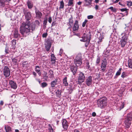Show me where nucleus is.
Masks as SVG:
<instances>
[{
	"label": "nucleus",
	"instance_id": "nucleus-1",
	"mask_svg": "<svg viewBox=\"0 0 132 132\" xmlns=\"http://www.w3.org/2000/svg\"><path fill=\"white\" fill-rule=\"evenodd\" d=\"M23 13L25 16L26 20L23 22L20 28V31L23 35H26L29 33L30 30V22L29 21L32 17L31 12L28 10L23 9Z\"/></svg>",
	"mask_w": 132,
	"mask_h": 132
},
{
	"label": "nucleus",
	"instance_id": "nucleus-2",
	"mask_svg": "<svg viewBox=\"0 0 132 132\" xmlns=\"http://www.w3.org/2000/svg\"><path fill=\"white\" fill-rule=\"evenodd\" d=\"M107 99L105 96L101 98L97 101V107L101 109L105 108L107 105Z\"/></svg>",
	"mask_w": 132,
	"mask_h": 132
},
{
	"label": "nucleus",
	"instance_id": "nucleus-3",
	"mask_svg": "<svg viewBox=\"0 0 132 132\" xmlns=\"http://www.w3.org/2000/svg\"><path fill=\"white\" fill-rule=\"evenodd\" d=\"M82 57L81 55L78 54L74 60V62L77 67L80 66L82 63Z\"/></svg>",
	"mask_w": 132,
	"mask_h": 132
},
{
	"label": "nucleus",
	"instance_id": "nucleus-4",
	"mask_svg": "<svg viewBox=\"0 0 132 132\" xmlns=\"http://www.w3.org/2000/svg\"><path fill=\"white\" fill-rule=\"evenodd\" d=\"M85 76L82 72H81L79 74L78 79V83L79 85H81L85 80Z\"/></svg>",
	"mask_w": 132,
	"mask_h": 132
},
{
	"label": "nucleus",
	"instance_id": "nucleus-5",
	"mask_svg": "<svg viewBox=\"0 0 132 132\" xmlns=\"http://www.w3.org/2000/svg\"><path fill=\"white\" fill-rule=\"evenodd\" d=\"M52 40L50 39H47L45 44V48L47 52L49 51L51 47Z\"/></svg>",
	"mask_w": 132,
	"mask_h": 132
},
{
	"label": "nucleus",
	"instance_id": "nucleus-6",
	"mask_svg": "<svg viewBox=\"0 0 132 132\" xmlns=\"http://www.w3.org/2000/svg\"><path fill=\"white\" fill-rule=\"evenodd\" d=\"M3 73L4 75L6 77H7L9 76L10 72L8 67L5 66L4 67L3 70Z\"/></svg>",
	"mask_w": 132,
	"mask_h": 132
},
{
	"label": "nucleus",
	"instance_id": "nucleus-7",
	"mask_svg": "<svg viewBox=\"0 0 132 132\" xmlns=\"http://www.w3.org/2000/svg\"><path fill=\"white\" fill-rule=\"evenodd\" d=\"M70 68L71 71L72 73L74 76H76L77 73L78 69L77 67L73 65H70Z\"/></svg>",
	"mask_w": 132,
	"mask_h": 132
},
{
	"label": "nucleus",
	"instance_id": "nucleus-8",
	"mask_svg": "<svg viewBox=\"0 0 132 132\" xmlns=\"http://www.w3.org/2000/svg\"><path fill=\"white\" fill-rule=\"evenodd\" d=\"M68 123L67 121L65 119H63L62 122V126L63 128V130L66 131L69 127Z\"/></svg>",
	"mask_w": 132,
	"mask_h": 132
},
{
	"label": "nucleus",
	"instance_id": "nucleus-9",
	"mask_svg": "<svg viewBox=\"0 0 132 132\" xmlns=\"http://www.w3.org/2000/svg\"><path fill=\"white\" fill-rule=\"evenodd\" d=\"M107 65V61L106 59H104L102 61V63L101 65V70L103 72H104L106 70Z\"/></svg>",
	"mask_w": 132,
	"mask_h": 132
},
{
	"label": "nucleus",
	"instance_id": "nucleus-10",
	"mask_svg": "<svg viewBox=\"0 0 132 132\" xmlns=\"http://www.w3.org/2000/svg\"><path fill=\"white\" fill-rule=\"evenodd\" d=\"M127 38L125 36L123 37L121 39L120 42V44L121 45V47H124L125 45L127 43Z\"/></svg>",
	"mask_w": 132,
	"mask_h": 132
},
{
	"label": "nucleus",
	"instance_id": "nucleus-11",
	"mask_svg": "<svg viewBox=\"0 0 132 132\" xmlns=\"http://www.w3.org/2000/svg\"><path fill=\"white\" fill-rule=\"evenodd\" d=\"M78 21L77 20L75 21L72 27V30L73 31H76L78 30L79 28V25L78 24Z\"/></svg>",
	"mask_w": 132,
	"mask_h": 132
},
{
	"label": "nucleus",
	"instance_id": "nucleus-12",
	"mask_svg": "<svg viewBox=\"0 0 132 132\" xmlns=\"http://www.w3.org/2000/svg\"><path fill=\"white\" fill-rule=\"evenodd\" d=\"M92 77L90 76L86 80V84L87 86H89L91 85L92 83Z\"/></svg>",
	"mask_w": 132,
	"mask_h": 132
},
{
	"label": "nucleus",
	"instance_id": "nucleus-13",
	"mask_svg": "<svg viewBox=\"0 0 132 132\" xmlns=\"http://www.w3.org/2000/svg\"><path fill=\"white\" fill-rule=\"evenodd\" d=\"M35 12L36 14V17L38 19H40L42 16V13L37 10L36 7L35 8Z\"/></svg>",
	"mask_w": 132,
	"mask_h": 132
},
{
	"label": "nucleus",
	"instance_id": "nucleus-14",
	"mask_svg": "<svg viewBox=\"0 0 132 132\" xmlns=\"http://www.w3.org/2000/svg\"><path fill=\"white\" fill-rule=\"evenodd\" d=\"M131 120L125 119L124 123L126 129H128L130 127L131 124Z\"/></svg>",
	"mask_w": 132,
	"mask_h": 132
},
{
	"label": "nucleus",
	"instance_id": "nucleus-15",
	"mask_svg": "<svg viewBox=\"0 0 132 132\" xmlns=\"http://www.w3.org/2000/svg\"><path fill=\"white\" fill-rule=\"evenodd\" d=\"M58 78H56L54 80L52 81L50 83L51 87L52 89H55V86L57 84Z\"/></svg>",
	"mask_w": 132,
	"mask_h": 132
},
{
	"label": "nucleus",
	"instance_id": "nucleus-16",
	"mask_svg": "<svg viewBox=\"0 0 132 132\" xmlns=\"http://www.w3.org/2000/svg\"><path fill=\"white\" fill-rule=\"evenodd\" d=\"M9 84L12 88L15 89L17 88V86L16 84L14 81L11 80H10L9 81Z\"/></svg>",
	"mask_w": 132,
	"mask_h": 132
},
{
	"label": "nucleus",
	"instance_id": "nucleus-17",
	"mask_svg": "<svg viewBox=\"0 0 132 132\" xmlns=\"http://www.w3.org/2000/svg\"><path fill=\"white\" fill-rule=\"evenodd\" d=\"M84 35L86 36V37L88 39V41L90 42L91 37V35L90 31H89L88 32H86L85 33H84Z\"/></svg>",
	"mask_w": 132,
	"mask_h": 132
},
{
	"label": "nucleus",
	"instance_id": "nucleus-18",
	"mask_svg": "<svg viewBox=\"0 0 132 132\" xmlns=\"http://www.w3.org/2000/svg\"><path fill=\"white\" fill-rule=\"evenodd\" d=\"M20 34L18 33V30L16 29H15L13 31V36L14 38H16L20 36Z\"/></svg>",
	"mask_w": 132,
	"mask_h": 132
},
{
	"label": "nucleus",
	"instance_id": "nucleus-19",
	"mask_svg": "<svg viewBox=\"0 0 132 132\" xmlns=\"http://www.w3.org/2000/svg\"><path fill=\"white\" fill-rule=\"evenodd\" d=\"M35 70L37 73H38L39 76H40L41 74V73L40 70V67L38 65L36 66Z\"/></svg>",
	"mask_w": 132,
	"mask_h": 132
},
{
	"label": "nucleus",
	"instance_id": "nucleus-20",
	"mask_svg": "<svg viewBox=\"0 0 132 132\" xmlns=\"http://www.w3.org/2000/svg\"><path fill=\"white\" fill-rule=\"evenodd\" d=\"M69 22L68 23V24H69V25L70 26V27L69 28H70L72 27V24L73 22V18L72 16L69 19Z\"/></svg>",
	"mask_w": 132,
	"mask_h": 132
},
{
	"label": "nucleus",
	"instance_id": "nucleus-21",
	"mask_svg": "<svg viewBox=\"0 0 132 132\" xmlns=\"http://www.w3.org/2000/svg\"><path fill=\"white\" fill-rule=\"evenodd\" d=\"M122 70V68H120L118 70L115 76L114 77V78L116 79L117 78V76H119L121 73V71Z\"/></svg>",
	"mask_w": 132,
	"mask_h": 132
},
{
	"label": "nucleus",
	"instance_id": "nucleus-22",
	"mask_svg": "<svg viewBox=\"0 0 132 132\" xmlns=\"http://www.w3.org/2000/svg\"><path fill=\"white\" fill-rule=\"evenodd\" d=\"M85 3L84 5L85 6H89V5H91L92 3L91 2L88 1L87 0H84Z\"/></svg>",
	"mask_w": 132,
	"mask_h": 132
},
{
	"label": "nucleus",
	"instance_id": "nucleus-23",
	"mask_svg": "<svg viewBox=\"0 0 132 132\" xmlns=\"http://www.w3.org/2000/svg\"><path fill=\"white\" fill-rule=\"evenodd\" d=\"M27 4L29 9H31L33 7V4L30 1H28L27 3Z\"/></svg>",
	"mask_w": 132,
	"mask_h": 132
},
{
	"label": "nucleus",
	"instance_id": "nucleus-24",
	"mask_svg": "<svg viewBox=\"0 0 132 132\" xmlns=\"http://www.w3.org/2000/svg\"><path fill=\"white\" fill-rule=\"evenodd\" d=\"M126 119H128L129 120H132V113H131L128 114L127 115Z\"/></svg>",
	"mask_w": 132,
	"mask_h": 132
},
{
	"label": "nucleus",
	"instance_id": "nucleus-25",
	"mask_svg": "<svg viewBox=\"0 0 132 132\" xmlns=\"http://www.w3.org/2000/svg\"><path fill=\"white\" fill-rule=\"evenodd\" d=\"M11 43H12V48L14 49L15 48V45L16 44V40L15 39H13Z\"/></svg>",
	"mask_w": 132,
	"mask_h": 132
},
{
	"label": "nucleus",
	"instance_id": "nucleus-26",
	"mask_svg": "<svg viewBox=\"0 0 132 132\" xmlns=\"http://www.w3.org/2000/svg\"><path fill=\"white\" fill-rule=\"evenodd\" d=\"M5 128L6 132H12L11 127L10 126H5Z\"/></svg>",
	"mask_w": 132,
	"mask_h": 132
},
{
	"label": "nucleus",
	"instance_id": "nucleus-27",
	"mask_svg": "<svg viewBox=\"0 0 132 132\" xmlns=\"http://www.w3.org/2000/svg\"><path fill=\"white\" fill-rule=\"evenodd\" d=\"M67 78L65 77L63 79V84L65 86H67L68 85V83L67 82Z\"/></svg>",
	"mask_w": 132,
	"mask_h": 132
},
{
	"label": "nucleus",
	"instance_id": "nucleus-28",
	"mask_svg": "<svg viewBox=\"0 0 132 132\" xmlns=\"http://www.w3.org/2000/svg\"><path fill=\"white\" fill-rule=\"evenodd\" d=\"M56 94L57 97H60L61 96V90L60 91L59 90H57L56 92Z\"/></svg>",
	"mask_w": 132,
	"mask_h": 132
},
{
	"label": "nucleus",
	"instance_id": "nucleus-29",
	"mask_svg": "<svg viewBox=\"0 0 132 132\" xmlns=\"http://www.w3.org/2000/svg\"><path fill=\"white\" fill-rule=\"evenodd\" d=\"M49 75L50 76V78H52L54 77V75L53 72L51 70H50L49 71Z\"/></svg>",
	"mask_w": 132,
	"mask_h": 132
},
{
	"label": "nucleus",
	"instance_id": "nucleus-30",
	"mask_svg": "<svg viewBox=\"0 0 132 132\" xmlns=\"http://www.w3.org/2000/svg\"><path fill=\"white\" fill-rule=\"evenodd\" d=\"M128 65L129 68L132 69V59L128 60Z\"/></svg>",
	"mask_w": 132,
	"mask_h": 132
},
{
	"label": "nucleus",
	"instance_id": "nucleus-31",
	"mask_svg": "<svg viewBox=\"0 0 132 132\" xmlns=\"http://www.w3.org/2000/svg\"><path fill=\"white\" fill-rule=\"evenodd\" d=\"M82 38V39H80V40L81 41L83 42L88 41V39L86 37V36L84 35V34H83V36Z\"/></svg>",
	"mask_w": 132,
	"mask_h": 132
},
{
	"label": "nucleus",
	"instance_id": "nucleus-32",
	"mask_svg": "<svg viewBox=\"0 0 132 132\" xmlns=\"http://www.w3.org/2000/svg\"><path fill=\"white\" fill-rule=\"evenodd\" d=\"M64 3L63 0H62L60 2V5L59 9H63L64 8Z\"/></svg>",
	"mask_w": 132,
	"mask_h": 132
},
{
	"label": "nucleus",
	"instance_id": "nucleus-33",
	"mask_svg": "<svg viewBox=\"0 0 132 132\" xmlns=\"http://www.w3.org/2000/svg\"><path fill=\"white\" fill-rule=\"evenodd\" d=\"M5 4V2L4 0H0V6L4 7Z\"/></svg>",
	"mask_w": 132,
	"mask_h": 132
},
{
	"label": "nucleus",
	"instance_id": "nucleus-34",
	"mask_svg": "<svg viewBox=\"0 0 132 132\" xmlns=\"http://www.w3.org/2000/svg\"><path fill=\"white\" fill-rule=\"evenodd\" d=\"M51 61H55L56 57L54 54H52L51 55Z\"/></svg>",
	"mask_w": 132,
	"mask_h": 132
},
{
	"label": "nucleus",
	"instance_id": "nucleus-35",
	"mask_svg": "<svg viewBox=\"0 0 132 132\" xmlns=\"http://www.w3.org/2000/svg\"><path fill=\"white\" fill-rule=\"evenodd\" d=\"M73 0H69L68 2V5L69 6H73Z\"/></svg>",
	"mask_w": 132,
	"mask_h": 132
},
{
	"label": "nucleus",
	"instance_id": "nucleus-36",
	"mask_svg": "<svg viewBox=\"0 0 132 132\" xmlns=\"http://www.w3.org/2000/svg\"><path fill=\"white\" fill-rule=\"evenodd\" d=\"M48 85L47 84L46 82H43L41 84V86L42 88L46 87Z\"/></svg>",
	"mask_w": 132,
	"mask_h": 132
},
{
	"label": "nucleus",
	"instance_id": "nucleus-37",
	"mask_svg": "<svg viewBox=\"0 0 132 132\" xmlns=\"http://www.w3.org/2000/svg\"><path fill=\"white\" fill-rule=\"evenodd\" d=\"M101 35V34H100ZM104 38L103 36H102L101 35V36H100L98 38L99 41L97 42V43L98 44L100 43L101 42H102V39Z\"/></svg>",
	"mask_w": 132,
	"mask_h": 132
},
{
	"label": "nucleus",
	"instance_id": "nucleus-38",
	"mask_svg": "<svg viewBox=\"0 0 132 132\" xmlns=\"http://www.w3.org/2000/svg\"><path fill=\"white\" fill-rule=\"evenodd\" d=\"M127 75L126 72H123L121 74V77L123 78H125L127 77Z\"/></svg>",
	"mask_w": 132,
	"mask_h": 132
},
{
	"label": "nucleus",
	"instance_id": "nucleus-39",
	"mask_svg": "<svg viewBox=\"0 0 132 132\" xmlns=\"http://www.w3.org/2000/svg\"><path fill=\"white\" fill-rule=\"evenodd\" d=\"M12 62H13V64L14 65H16L17 63V60L15 58H13L12 59Z\"/></svg>",
	"mask_w": 132,
	"mask_h": 132
},
{
	"label": "nucleus",
	"instance_id": "nucleus-40",
	"mask_svg": "<svg viewBox=\"0 0 132 132\" xmlns=\"http://www.w3.org/2000/svg\"><path fill=\"white\" fill-rule=\"evenodd\" d=\"M86 67L87 69H89L90 68L89 63L88 61H86Z\"/></svg>",
	"mask_w": 132,
	"mask_h": 132
},
{
	"label": "nucleus",
	"instance_id": "nucleus-41",
	"mask_svg": "<svg viewBox=\"0 0 132 132\" xmlns=\"http://www.w3.org/2000/svg\"><path fill=\"white\" fill-rule=\"evenodd\" d=\"M5 52L6 54H8L9 53V48L7 46L5 47Z\"/></svg>",
	"mask_w": 132,
	"mask_h": 132
},
{
	"label": "nucleus",
	"instance_id": "nucleus-42",
	"mask_svg": "<svg viewBox=\"0 0 132 132\" xmlns=\"http://www.w3.org/2000/svg\"><path fill=\"white\" fill-rule=\"evenodd\" d=\"M47 19H44V20L43 21V26L44 27H46V26L47 25Z\"/></svg>",
	"mask_w": 132,
	"mask_h": 132
},
{
	"label": "nucleus",
	"instance_id": "nucleus-43",
	"mask_svg": "<svg viewBox=\"0 0 132 132\" xmlns=\"http://www.w3.org/2000/svg\"><path fill=\"white\" fill-rule=\"evenodd\" d=\"M88 20H85L82 23V26L83 27H84L85 26Z\"/></svg>",
	"mask_w": 132,
	"mask_h": 132
},
{
	"label": "nucleus",
	"instance_id": "nucleus-44",
	"mask_svg": "<svg viewBox=\"0 0 132 132\" xmlns=\"http://www.w3.org/2000/svg\"><path fill=\"white\" fill-rule=\"evenodd\" d=\"M127 5L129 6H132V2L131 1H127Z\"/></svg>",
	"mask_w": 132,
	"mask_h": 132
},
{
	"label": "nucleus",
	"instance_id": "nucleus-45",
	"mask_svg": "<svg viewBox=\"0 0 132 132\" xmlns=\"http://www.w3.org/2000/svg\"><path fill=\"white\" fill-rule=\"evenodd\" d=\"M100 58L99 57H98L96 60V63L97 64H98L100 63Z\"/></svg>",
	"mask_w": 132,
	"mask_h": 132
},
{
	"label": "nucleus",
	"instance_id": "nucleus-46",
	"mask_svg": "<svg viewBox=\"0 0 132 132\" xmlns=\"http://www.w3.org/2000/svg\"><path fill=\"white\" fill-rule=\"evenodd\" d=\"M94 17V16L92 15H88L87 16V18L88 19H93Z\"/></svg>",
	"mask_w": 132,
	"mask_h": 132
},
{
	"label": "nucleus",
	"instance_id": "nucleus-47",
	"mask_svg": "<svg viewBox=\"0 0 132 132\" xmlns=\"http://www.w3.org/2000/svg\"><path fill=\"white\" fill-rule=\"evenodd\" d=\"M89 42H89V41H87L85 43V46L86 47H87Z\"/></svg>",
	"mask_w": 132,
	"mask_h": 132
},
{
	"label": "nucleus",
	"instance_id": "nucleus-48",
	"mask_svg": "<svg viewBox=\"0 0 132 132\" xmlns=\"http://www.w3.org/2000/svg\"><path fill=\"white\" fill-rule=\"evenodd\" d=\"M47 36V33H44L43 34L42 37L43 38H45Z\"/></svg>",
	"mask_w": 132,
	"mask_h": 132
},
{
	"label": "nucleus",
	"instance_id": "nucleus-49",
	"mask_svg": "<svg viewBox=\"0 0 132 132\" xmlns=\"http://www.w3.org/2000/svg\"><path fill=\"white\" fill-rule=\"evenodd\" d=\"M48 129H49V130H52V131H53V129L52 128L51 125L50 124H49L48 125Z\"/></svg>",
	"mask_w": 132,
	"mask_h": 132
},
{
	"label": "nucleus",
	"instance_id": "nucleus-50",
	"mask_svg": "<svg viewBox=\"0 0 132 132\" xmlns=\"http://www.w3.org/2000/svg\"><path fill=\"white\" fill-rule=\"evenodd\" d=\"M121 11L122 12H124L125 11H126L128 9L126 8L121 9H120Z\"/></svg>",
	"mask_w": 132,
	"mask_h": 132
},
{
	"label": "nucleus",
	"instance_id": "nucleus-51",
	"mask_svg": "<svg viewBox=\"0 0 132 132\" xmlns=\"http://www.w3.org/2000/svg\"><path fill=\"white\" fill-rule=\"evenodd\" d=\"M35 23L37 25L39 26L40 24V23L38 20H36L35 21Z\"/></svg>",
	"mask_w": 132,
	"mask_h": 132
},
{
	"label": "nucleus",
	"instance_id": "nucleus-52",
	"mask_svg": "<svg viewBox=\"0 0 132 132\" xmlns=\"http://www.w3.org/2000/svg\"><path fill=\"white\" fill-rule=\"evenodd\" d=\"M48 21L50 23H51L52 19L51 17H50L49 18Z\"/></svg>",
	"mask_w": 132,
	"mask_h": 132
},
{
	"label": "nucleus",
	"instance_id": "nucleus-53",
	"mask_svg": "<svg viewBox=\"0 0 132 132\" xmlns=\"http://www.w3.org/2000/svg\"><path fill=\"white\" fill-rule=\"evenodd\" d=\"M92 116L93 117H95L96 116V114L95 112H94L92 113Z\"/></svg>",
	"mask_w": 132,
	"mask_h": 132
},
{
	"label": "nucleus",
	"instance_id": "nucleus-54",
	"mask_svg": "<svg viewBox=\"0 0 132 132\" xmlns=\"http://www.w3.org/2000/svg\"><path fill=\"white\" fill-rule=\"evenodd\" d=\"M4 104V102L3 101H1L0 102V105H3Z\"/></svg>",
	"mask_w": 132,
	"mask_h": 132
},
{
	"label": "nucleus",
	"instance_id": "nucleus-55",
	"mask_svg": "<svg viewBox=\"0 0 132 132\" xmlns=\"http://www.w3.org/2000/svg\"><path fill=\"white\" fill-rule=\"evenodd\" d=\"M98 8V6L97 5H96L95 6V9L96 10H97Z\"/></svg>",
	"mask_w": 132,
	"mask_h": 132
},
{
	"label": "nucleus",
	"instance_id": "nucleus-56",
	"mask_svg": "<svg viewBox=\"0 0 132 132\" xmlns=\"http://www.w3.org/2000/svg\"><path fill=\"white\" fill-rule=\"evenodd\" d=\"M36 80L37 81L39 82V83L40 84L41 83V81L40 80V79H36Z\"/></svg>",
	"mask_w": 132,
	"mask_h": 132
},
{
	"label": "nucleus",
	"instance_id": "nucleus-57",
	"mask_svg": "<svg viewBox=\"0 0 132 132\" xmlns=\"http://www.w3.org/2000/svg\"><path fill=\"white\" fill-rule=\"evenodd\" d=\"M82 2H81L79 1L77 3V4L79 5H81Z\"/></svg>",
	"mask_w": 132,
	"mask_h": 132
},
{
	"label": "nucleus",
	"instance_id": "nucleus-58",
	"mask_svg": "<svg viewBox=\"0 0 132 132\" xmlns=\"http://www.w3.org/2000/svg\"><path fill=\"white\" fill-rule=\"evenodd\" d=\"M27 61H25L23 62V65H26L27 64Z\"/></svg>",
	"mask_w": 132,
	"mask_h": 132
},
{
	"label": "nucleus",
	"instance_id": "nucleus-59",
	"mask_svg": "<svg viewBox=\"0 0 132 132\" xmlns=\"http://www.w3.org/2000/svg\"><path fill=\"white\" fill-rule=\"evenodd\" d=\"M32 73L35 76H37V74L34 71Z\"/></svg>",
	"mask_w": 132,
	"mask_h": 132
},
{
	"label": "nucleus",
	"instance_id": "nucleus-60",
	"mask_svg": "<svg viewBox=\"0 0 132 132\" xmlns=\"http://www.w3.org/2000/svg\"><path fill=\"white\" fill-rule=\"evenodd\" d=\"M117 11L116 9L114 8L112 10V11L113 12H116Z\"/></svg>",
	"mask_w": 132,
	"mask_h": 132
},
{
	"label": "nucleus",
	"instance_id": "nucleus-61",
	"mask_svg": "<svg viewBox=\"0 0 132 132\" xmlns=\"http://www.w3.org/2000/svg\"><path fill=\"white\" fill-rule=\"evenodd\" d=\"M51 63L52 64H55V63L56 62V61H52Z\"/></svg>",
	"mask_w": 132,
	"mask_h": 132
},
{
	"label": "nucleus",
	"instance_id": "nucleus-62",
	"mask_svg": "<svg viewBox=\"0 0 132 132\" xmlns=\"http://www.w3.org/2000/svg\"><path fill=\"white\" fill-rule=\"evenodd\" d=\"M74 132H79V131L77 129L74 130Z\"/></svg>",
	"mask_w": 132,
	"mask_h": 132
},
{
	"label": "nucleus",
	"instance_id": "nucleus-63",
	"mask_svg": "<svg viewBox=\"0 0 132 132\" xmlns=\"http://www.w3.org/2000/svg\"><path fill=\"white\" fill-rule=\"evenodd\" d=\"M113 7L112 6H111L108 8V9H110L112 10L113 9Z\"/></svg>",
	"mask_w": 132,
	"mask_h": 132
},
{
	"label": "nucleus",
	"instance_id": "nucleus-64",
	"mask_svg": "<svg viewBox=\"0 0 132 132\" xmlns=\"http://www.w3.org/2000/svg\"><path fill=\"white\" fill-rule=\"evenodd\" d=\"M124 107V104H122V105L121 106V109L123 108Z\"/></svg>",
	"mask_w": 132,
	"mask_h": 132
}]
</instances>
